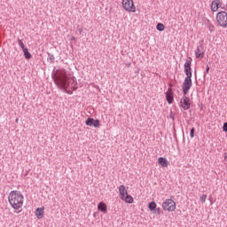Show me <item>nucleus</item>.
I'll list each match as a JSON object with an SVG mask.
<instances>
[{"label": "nucleus", "mask_w": 227, "mask_h": 227, "mask_svg": "<svg viewBox=\"0 0 227 227\" xmlns=\"http://www.w3.org/2000/svg\"><path fill=\"white\" fill-rule=\"evenodd\" d=\"M180 104L184 111H187L191 108V99L187 96L182 98Z\"/></svg>", "instance_id": "7"}, {"label": "nucleus", "mask_w": 227, "mask_h": 227, "mask_svg": "<svg viewBox=\"0 0 227 227\" xmlns=\"http://www.w3.org/2000/svg\"><path fill=\"white\" fill-rule=\"evenodd\" d=\"M121 200L125 203H129V205L134 203V198L132 197V195H129V193L122 195V197H121Z\"/></svg>", "instance_id": "12"}, {"label": "nucleus", "mask_w": 227, "mask_h": 227, "mask_svg": "<svg viewBox=\"0 0 227 227\" xmlns=\"http://www.w3.org/2000/svg\"><path fill=\"white\" fill-rule=\"evenodd\" d=\"M216 24L221 27H227V12L224 11L219 12L216 16Z\"/></svg>", "instance_id": "5"}, {"label": "nucleus", "mask_w": 227, "mask_h": 227, "mask_svg": "<svg viewBox=\"0 0 227 227\" xmlns=\"http://www.w3.org/2000/svg\"><path fill=\"white\" fill-rule=\"evenodd\" d=\"M55 83L59 88L64 90H77V81L74 77H70L65 70H61L55 74Z\"/></svg>", "instance_id": "1"}, {"label": "nucleus", "mask_w": 227, "mask_h": 227, "mask_svg": "<svg viewBox=\"0 0 227 227\" xmlns=\"http://www.w3.org/2000/svg\"><path fill=\"white\" fill-rule=\"evenodd\" d=\"M209 72H210V67L208 66H207L206 74H208Z\"/></svg>", "instance_id": "25"}, {"label": "nucleus", "mask_w": 227, "mask_h": 227, "mask_svg": "<svg viewBox=\"0 0 227 227\" xmlns=\"http://www.w3.org/2000/svg\"><path fill=\"white\" fill-rule=\"evenodd\" d=\"M221 0H213L211 2V11L212 12H217L219 8H221Z\"/></svg>", "instance_id": "11"}, {"label": "nucleus", "mask_w": 227, "mask_h": 227, "mask_svg": "<svg viewBox=\"0 0 227 227\" xmlns=\"http://www.w3.org/2000/svg\"><path fill=\"white\" fill-rule=\"evenodd\" d=\"M156 29H157L158 31H164V29H165L164 24H162V23H158L157 26H156Z\"/></svg>", "instance_id": "19"}, {"label": "nucleus", "mask_w": 227, "mask_h": 227, "mask_svg": "<svg viewBox=\"0 0 227 227\" xmlns=\"http://www.w3.org/2000/svg\"><path fill=\"white\" fill-rule=\"evenodd\" d=\"M154 210L156 211V214H158V215H160V214H162L160 207H156V209H154Z\"/></svg>", "instance_id": "22"}, {"label": "nucleus", "mask_w": 227, "mask_h": 227, "mask_svg": "<svg viewBox=\"0 0 227 227\" xmlns=\"http://www.w3.org/2000/svg\"><path fill=\"white\" fill-rule=\"evenodd\" d=\"M164 212H175L176 210V202L173 199H166L161 204Z\"/></svg>", "instance_id": "4"}, {"label": "nucleus", "mask_w": 227, "mask_h": 227, "mask_svg": "<svg viewBox=\"0 0 227 227\" xmlns=\"http://www.w3.org/2000/svg\"><path fill=\"white\" fill-rule=\"evenodd\" d=\"M223 132H227V122L223 123Z\"/></svg>", "instance_id": "24"}, {"label": "nucleus", "mask_w": 227, "mask_h": 227, "mask_svg": "<svg viewBox=\"0 0 227 227\" xmlns=\"http://www.w3.org/2000/svg\"><path fill=\"white\" fill-rule=\"evenodd\" d=\"M98 210L102 212L103 214H107V204L105 202H99L98 205Z\"/></svg>", "instance_id": "15"}, {"label": "nucleus", "mask_w": 227, "mask_h": 227, "mask_svg": "<svg viewBox=\"0 0 227 227\" xmlns=\"http://www.w3.org/2000/svg\"><path fill=\"white\" fill-rule=\"evenodd\" d=\"M165 95H166V100L168 104H173L174 97H173V89H171V87L168 89V91L165 93Z\"/></svg>", "instance_id": "10"}, {"label": "nucleus", "mask_w": 227, "mask_h": 227, "mask_svg": "<svg viewBox=\"0 0 227 227\" xmlns=\"http://www.w3.org/2000/svg\"><path fill=\"white\" fill-rule=\"evenodd\" d=\"M44 214H45V207H44L36 208L35 217H37V219H43V215Z\"/></svg>", "instance_id": "13"}, {"label": "nucleus", "mask_w": 227, "mask_h": 227, "mask_svg": "<svg viewBox=\"0 0 227 227\" xmlns=\"http://www.w3.org/2000/svg\"><path fill=\"white\" fill-rule=\"evenodd\" d=\"M25 59H31L33 58V55H31V52H29V50L27 48H25V50H22Z\"/></svg>", "instance_id": "17"}, {"label": "nucleus", "mask_w": 227, "mask_h": 227, "mask_svg": "<svg viewBox=\"0 0 227 227\" xmlns=\"http://www.w3.org/2000/svg\"><path fill=\"white\" fill-rule=\"evenodd\" d=\"M191 65H192V58L189 57L184 63V74L186 77L183 83L184 95L189 93V90L192 86V69L191 68Z\"/></svg>", "instance_id": "2"}, {"label": "nucleus", "mask_w": 227, "mask_h": 227, "mask_svg": "<svg viewBox=\"0 0 227 227\" xmlns=\"http://www.w3.org/2000/svg\"><path fill=\"white\" fill-rule=\"evenodd\" d=\"M148 208L151 210V212H153L157 208V203L155 201H152L148 204Z\"/></svg>", "instance_id": "18"}, {"label": "nucleus", "mask_w": 227, "mask_h": 227, "mask_svg": "<svg viewBox=\"0 0 227 227\" xmlns=\"http://www.w3.org/2000/svg\"><path fill=\"white\" fill-rule=\"evenodd\" d=\"M18 44L22 49V51H24L25 49H27V47H26V44H24V43L20 39H18Z\"/></svg>", "instance_id": "20"}, {"label": "nucleus", "mask_w": 227, "mask_h": 227, "mask_svg": "<svg viewBox=\"0 0 227 227\" xmlns=\"http://www.w3.org/2000/svg\"><path fill=\"white\" fill-rule=\"evenodd\" d=\"M129 192L127 191V188L125 187V185L121 184L119 186V194H120V197H123L125 196V194H128Z\"/></svg>", "instance_id": "16"}, {"label": "nucleus", "mask_w": 227, "mask_h": 227, "mask_svg": "<svg viewBox=\"0 0 227 227\" xmlns=\"http://www.w3.org/2000/svg\"><path fill=\"white\" fill-rule=\"evenodd\" d=\"M8 200L14 210H20L24 205V195L19 191H12L9 193Z\"/></svg>", "instance_id": "3"}, {"label": "nucleus", "mask_w": 227, "mask_h": 227, "mask_svg": "<svg viewBox=\"0 0 227 227\" xmlns=\"http://www.w3.org/2000/svg\"><path fill=\"white\" fill-rule=\"evenodd\" d=\"M201 203H207V194H203L200 197Z\"/></svg>", "instance_id": "21"}, {"label": "nucleus", "mask_w": 227, "mask_h": 227, "mask_svg": "<svg viewBox=\"0 0 227 227\" xmlns=\"http://www.w3.org/2000/svg\"><path fill=\"white\" fill-rule=\"evenodd\" d=\"M195 56L199 59H203L205 56V50L203 49V46H198L195 51Z\"/></svg>", "instance_id": "9"}, {"label": "nucleus", "mask_w": 227, "mask_h": 227, "mask_svg": "<svg viewBox=\"0 0 227 227\" xmlns=\"http://www.w3.org/2000/svg\"><path fill=\"white\" fill-rule=\"evenodd\" d=\"M85 125L88 127H95L96 129H98V127H100V121L95 120L93 118H88L85 121Z\"/></svg>", "instance_id": "8"}, {"label": "nucleus", "mask_w": 227, "mask_h": 227, "mask_svg": "<svg viewBox=\"0 0 227 227\" xmlns=\"http://www.w3.org/2000/svg\"><path fill=\"white\" fill-rule=\"evenodd\" d=\"M194 130H195L194 128H192L190 131V136L192 138L194 137Z\"/></svg>", "instance_id": "23"}, {"label": "nucleus", "mask_w": 227, "mask_h": 227, "mask_svg": "<svg viewBox=\"0 0 227 227\" xmlns=\"http://www.w3.org/2000/svg\"><path fill=\"white\" fill-rule=\"evenodd\" d=\"M121 4L125 12L136 13V5H134V0H122Z\"/></svg>", "instance_id": "6"}, {"label": "nucleus", "mask_w": 227, "mask_h": 227, "mask_svg": "<svg viewBox=\"0 0 227 227\" xmlns=\"http://www.w3.org/2000/svg\"><path fill=\"white\" fill-rule=\"evenodd\" d=\"M19 122V119H16V123Z\"/></svg>", "instance_id": "26"}, {"label": "nucleus", "mask_w": 227, "mask_h": 227, "mask_svg": "<svg viewBox=\"0 0 227 227\" xmlns=\"http://www.w3.org/2000/svg\"><path fill=\"white\" fill-rule=\"evenodd\" d=\"M158 164L161 167V168H168V166H169V161L168 160V159L164 158V157H160L158 159Z\"/></svg>", "instance_id": "14"}]
</instances>
